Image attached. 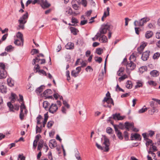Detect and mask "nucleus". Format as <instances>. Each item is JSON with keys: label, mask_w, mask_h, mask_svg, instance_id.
Segmentation results:
<instances>
[{"label": "nucleus", "mask_w": 160, "mask_h": 160, "mask_svg": "<svg viewBox=\"0 0 160 160\" xmlns=\"http://www.w3.org/2000/svg\"><path fill=\"white\" fill-rule=\"evenodd\" d=\"M102 137L101 138L102 145L105 146L104 148L100 145L96 143V146L97 148L101 150H104L107 152L109 150V146L110 145L109 140L105 136L102 135Z\"/></svg>", "instance_id": "2"}, {"label": "nucleus", "mask_w": 160, "mask_h": 160, "mask_svg": "<svg viewBox=\"0 0 160 160\" xmlns=\"http://www.w3.org/2000/svg\"><path fill=\"white\" fill-rule=\"evenodd\" d=\"M58 107L56 104L52 103L50 106L48 110L49 112L52 113H54L57 111Z\"/></svg>", "instance_id": "7"}, {"label": "nucleus", "mask_w": 160, "mask_h": 160, "mask_svg": "<svg viewBox=\"0 0 160 160\" xmlns=\"http://www.w3.org/2000/svg\"><path fill=\"white\" fill-rule=\"evenodd\" d=\"M146 145L147 146V147H148V146L150 144H152V141L149 139H147L146 140Z\"/></svg>", "instance_id": "48"}, {"label": "nucleus", "mask_w": 160, "mask_h": 160, "mask_svg": "<svg viewBox=\"0 0 160 160\" xmlns=\"http://www.w3.org/2000/svg\"><path fill=\"white\" fill-rule=\"evenodd\" d=\"M110 25L109 24H106L102 25L100 30V32H98L95 36V37L92 38V39L93 41L97 40L98 38L101 36V34H104L106 33L107 31H108V37L110 38Z\"/></svg>", "instance_id": "1"}, {"label": "nucleus", "mask_w": 160, "mask_h": 160, "mask_svg": "<svg viewBox=\"0 0 160 160\" xmlns=\"http://www.w3.org/2000/svg\"><path fill=\"white\" fill-rule=\"evenodd\" d=\"M54 122L52 121H50L48 122L47 124V127L48 128H50L52 126Z\"/></svg>", "instance_id": "52"}, {"label": "nucleus", "mask_w": 160, "mask_h": 160, "mask_svg": "<svg viewBox=\"0 0 160 160\" xmlns=\"http://www.w3.org/2000/svg\"><path fill=\"white\" fill-rule=\"evenodd\" d=\"M16 95L15 94L12 93L11 94V100L12 102H14L15 99Z\"/></svg>", "instance_id": "63"}, {"label": "nucleus", "mask_w": 160, "mask_h": 160, "mask_svg": "<svg viewBox=\"0 0 160 160\" xmlns=\"http://www.w3.org/2000/svg\"><path fill=\"white\" fill-rule=\"evenodd\" d=\"M44 119L43 121V122H47V120L48 118V112H47L45 113L44 115Z\"/></svg>", "instance_id": "56"}, {"label": "nucleus", "mask_w": 160, "mask_h": 160, "mask_svg": "<svg viewBox=\"0 0 160 160\" xmlns=\"http://www.w3.org/2000/svg\"><path fill=\"white\" fill-rule=\"evenodd\" d=\"M72 6L74 9L76 10H78L79 8V6L77 4L72 5Z\"/></svg>", "instance_id": "60"}, {"label": "nucleus", "mask_w": 160, "mask_h": 160, "mask_svg": "<svg viewBox=\"0 0 160 160\" xmlns=\"http://www.w3.org/2000/svg\"><path fill=\"white\" fill-rule=\"evenodd\" d=\"M71 20L72 22L74 24L77 23L78 22V20L74 17L72 18Z\"/></svg>", "instance_id": "58"}, {"label": "nucleus", "mask_w": 160, "mask_h": 160, "mask_svg": "<svg viewBox=\"0 0 160 160\" xmlns=\"http://www.w3.org/2000/svg\"><path fill=\"white\" fill-rule=\"evenodd\" d=\"M79 4H81L84 7L87 6V2L86 0H79Z\"/></svg>", "instance_id": "36"}, {"label": "nucleus", "mask_w": 160, "mask_h": 160, "mask_svg": "<svg viewBox=\"0 0 160 160\" xmlns=\"http://www.w3.org/2000/svg\"><path fill=\"white\" fill-rule=\"evenodd\" d=\"M13 47L12 45H9L5 48V50L8 52H11L13 50Z\"/></svg>", "instance_id": "43"}, {"label": "nucleus", "mask_w": 160, "mask_h": 160, "mask_svg": "<svg viewBox=\"0 0 160 160\" xmlns=\"http://www.w3.org/2000/svg\"><path fill=\"white\" fill-rule=\"evenodd\" d=\"M40 68V66L38 64H37L35 65V66H34V71L35 72L37 73L38 72H39V70H40L39 69Z\"/></svg>", "instance_id": "42"}, {"label": "nucleus", "mask_w": 160, "mask_h": 160, "mask_svg": "<svg viewBox=\"0 0 160 160\" xmlns=\"http://www.w3.org/2000/svg\"><path fill=\"white\" fill-rule=\"evenodd\" d=\"M103 106L105 107H109L110 105V93L108 91L106 97L102 101Z\"/></svg>", "instance_id": "5"}, {"label": "nucleus", "mask_w": 160, "mask_h": 160, "mask_svg": "<svg viewBox=\"0 0 160 160\" xmlns=\"http://www.w3.org/2000/svg\"><path fill=\"white\" fill-rule=\"evenodd\" d=\"M36 133H40L41 132L42 130L41 128L38 127V126H36Z\"/></svg>", "instance_id": "61"}, {"label": "nucleus", "mask_w": 160, "mask_h": 160, "mask_svg": "<svg viewBox=\"0 0 160 160\" xmlns=\"http://www.w3.org/2000/svg\"><path fill=\"white\" fill-rule=\"evenodd\" d=\"M7 72L5 70L0 69V79H2L6 78Z\"/></svg>", "instance_id": "16"}, {"label": "nucleus", "mask_w": 160, "mask_h": 160, "mask_svg": "<svg viewBox=\"0 0 160 160\" xmlns=\"http://www.w3.org/2000/svg\"><path fill=\"white\" fill-rule=\"evenodd\" d=\"M148 83L150 85H152L153 86H156L157 85V83L154 81L152 80H150L148 81Z\"/></svg>", "instance_id": "49"}, {"label": "nucleus", "mask_w": 160, "mask_h": 160, "mask_svg": "<svg viewBox=\"0 0 160 160\" xmlns=\"http://www.w3.org/2000/svg\"><path fill=\"white\" fill-rule=\"evenodd\" d=\"M95 60L96 62L100 63L102 60V58L100 57H95Z\"/></svg>", "instance_id": "44"}, {"label": "nucleus", "mask_w": 160, "mask_h": 160, "mask_svg": "<svg viewBox=\"0 0 160 160\" xmlns=\"http://www.w3.org/2000/svg\"><path fill=\"white\" fill-rule=\"evenodd\" d=\"M7 82L8 85L10 87H12L14 86V82L10 78L7 79Z\"/></svg>", "instance_id": "29"}, {"label": "nucleus", "mask_w": 160, "mask_h": 160, "mask_svg": "<svg viewBox=\"0 0 160 160\" xmlns=\"http://www.w3.org/2000/svg\"><path fill=\"white\" fill-rule=\"evenodd\" d=\"M153 35V32L150 31L146 32L145 34V36L146 38L148 39L151 38Z\"/></svg>", "instance_id": "23"}, {"label": "nucleus", "mask_w": 160, "mask_h": 160, "mask_svg": "<svg viewBox=\"0 0 160 160\" xmlns=\"http://www.w3.org/2000/svg\"><path fill=\"white\" fill-rule=\"evenodd\" d=\"M0 69L5 70V65L3 63H0Z\"/></svg>", "instance_id": "62"}, {"label": "nucleus", "mask_w": 160, "mask_h": 160, "mask_svg": "<svg viewBox=\"0 0 160 160\" xmlns=\"http://www.w3.org/2000/svg\"><path fill=\"white\" fill-rule=\"evenodd\" d=\"M65 48L67 49H72L74 48V44L71 42H68L66 45Z\"/></svg>", "instance_id": "22"}, {"label": "nucleus", "mask_w": 160, "mask_h": 160, "mask_svg": "<svg viewBox=\"0 0 160 160\" xmlns=\"http://www.w3.org/2000/svg\"><path fill=\"white\" fill-rule=\"evenodd\" d=\"M43 141L42 140H41L39 142L38 145V149L39 150H41V149L42 148L43 146Z\"/></svg>", "instance_id": "35"}, {"label": "nucleus", "mask_w": 160, "mask_h": 160, "mask_svg": "<svg viewBox=\"0 0 160 160\" xmlns=\"http://www.w3.org/2000/svg\"><path fill=\"white\" fill-rule=\"evenodd\" d=\"M160 56L159 53L157 52L155 53L153 56V58L154 59H156L158 58Z\"/></svg>", "instance_id": "51"}, {"label": "nucleus", "mask_w": 160, "mask_h": 160, "mask_svg": "<svg viewBox=\"0 0 160 160\" xmlns=\"http://www.w3.org/2000/svg\"><path fill=\"white\" fill-rule=\"evenodd\" d=\"M102 49L100 48L96 49V52L98 55H100L102 53Z\"/></svg>", "instance_id": "47"}, {"label": "nucleus", "mask_w": 160, "mask_h": 160, "mask_svg": "<svg viewBox=\"0 0 160 160\" xmlns=\"http://www.w3.org/2000/svg\"><path fill=\"white\" fill-rule=\"evenodd\" d=\"M131 138L132 140L137 139L139 140H140L141 138V136L138 133H135L134 134H132Z\"/></svg>", "instance_id": "12"}, {"label": "nucleus", "mask_w": 160, "mask_h": 160, "mask_svg": "<svg viewBox=\"0 0 160 160\" xmlns=\"http://www.w3.org/2000/svg\"><path fill=\"white\" fill-rule=\"evenodd\" d=\"M112 116L113 119L117 120H121L125 118L124 116H121L120 113H115Z\"/></svg>", "instance_id": "10"}, {"label": "nucleus", "mask_w": 160, "mask_h": 160, "mask_svg": "<svg viewBox=\"0 0 160 160\" xmlns=\"http://www.w3.org/2000/svg\"><path fill=\"white\" fill-rule=\"evenodd\" d=\"M39 4L41 5L43 8H48L50 6V4L48 2L47 0L44 1L43 0H41Z\"/></svg>", "instance_id": "9"}, {"label": "nucleus", "mask_w": 160, "mask_h": 160, "mask_svg": "<svg viewBox=\"0 0 160 160\" xmlns=\"http://www.w3.org/2000/svg\"><path fill=\"white\" fill-rule=\"evenodd\" d=\"M148 108H144L143 107L139 110L138 112L139 113H143L147 111Z\"/></svg>", "instance_id": "46"}, {"label": "nucleus", "mask_w": 160, "mask_h": 160, "mask_svg": "<svg viewBox=\"0 0 160 160\" xmlns=\"http://www.w3.org/2000/svg\"><path fill=\"white\" fill-rule=\"evenodd\" d=\"M51 91L50 89H47L45 90L43 92V96L46 97L48 96V94H50Z\"/></svg>", "instance_id": "37"}, {"label": "nucleus", "mask_w": 160, "mask_h": 160, "mask_svg": "<svg viewBox=\"0 0 160 160\" xmlns=\"http://www.w3.org/2000/svg\"><path fill=\"white\" fill-rule=\"evenodd\" d=\"M107 37L104 35L102 36L99 38V41L102 42H107Z\"/></svg>", "instance_id": "34"}, {"label": "nucleus", "mask_w": 160, "mask_h": 160, "mask_svg": "<svg viewBox=\"0 0 160 160\" xmlns=\"http://www.w3.org/2000/svg\"><path fill=\"white\" fill-rule=\"evenodd\" d=\"M70 30L71 32L74 35H77L78 32V30L74 27H71L70 28Z\"/></svg>", "instance_id": "27"}, {"label": "nucleus", "mask_w": 160, "mask_h": 160, "mask_svg": "<svg viewBox=\"0 0 160 160\" xmlns=\"http://www.w3.org/2000/svg\"><path fill=\"white\" fill-rule=\"evenodd\" d=\"M136 56L137 54L136 53H132L129 58L130 61H135L136 60Z\"/></svg>", "instance_id": "26"}, {"label": "nucleus", "mask_w": 160, "mask_h": 160, "mask_svg": "<svg viewBox=\"0 0 160 160\" xmlns=\"http://www.w3.org/2000/svg\"><path fill=\"white\" fill-rule=\"evenodd\" d=\"M72 10L71 8L69 6L67 7L65 9V14L68 16L72 15Z\"/></svg>", "instance_id": "14"}, {"label": "nucleus", "mask_w": 160, "mask_h": 160, "mask_svg": "<svg viewBox=\"0 0 160 160\" xmlns=\"http://www.w3.org/2000/svg\"><path fill=\"white\" fill-rule=\"evenodd\" d=\"M126 66L127 68L130 70L134 69L136 67L135 64L132 61H130V62H127Z\"/></svg>", "instance_id": "8"}, {"label": "nucleus", "mask_w": 160, "mask_h": 160, "mask_svg": "<svg viewBox=\"0 0 160 160\" xmlns=\"http://www.w3.org/2000/svg\"><path fill=\"white\" fill-rule=\"evenodd\" d=\"M150 105L151 107L158 106V104L153 101H151L150 102Z\"/></svg>", "instance_id": "55"}, {"label": "nucleus", "mask_w": 160, "mask_h": 160, "mask_svg": "<svg viewBox=\"0 0 160 160\" xmlns=\"http://www.w3.org/2000/svg\"><path fill=\"white\" fill-rule=\"evenodd\" d=\"M125 69L124 68L121 67L119 68L117 72V74L118 76H121L123 74V72H124Z\"/></svg>", "instance_id": "21"}, {"label": "nucleus", "mask_w": 160, "mask_h": 160, "mask_svg": "<svg viewBox=\"0 0 160 160\" xmlns=\"http://www.w3.org/2000/svg\"><path fill=\"white\" fill-rule=\"evenodd\" d=\"M14 39V43L16 45L18 46H22L23 45L24 39H23V41H22L20 39H15V37Z\"/></svg>", "instance_id": "13"}, {"label": "nucleus", "mask_w": 160, "mask_h": 160, "mask_svg": "<svg viewBox=\"0 0 160 160\" xmlns=\"http://www.w3.org/2000/svg\"><path fill=\"white\" fill-rule=\"evenodd\" d=\"M87 72H91L93 70L92 69L90 66H88L85 69Z\"/></svg>", "instance_id": "59"}, {"label": "nucleus", "mask_w": 160, "mask_h": 160, "mask_svg": "<svg viewBox=\"0 0 160 160\" xmlns=\"http://www.w3.org/2000/svg\"><path fill=\"white\" fill-rule=\"evenodd\" d=\"M40 60L39 59V56H38L35 58L33 59L32 62V64L35 65L36 62L39 63Z\"/></svg>", "instance_id": "32"}, {"label": "nucleus", "mask_w": 160, "mask_h": 160, "mask_svg": "<svg viewBox=\"0 0 160 160\" xmlns=\"http://www.w3.org/2000/svg\"><path fill=\"white\" fill-rule=\"evenodd\" d=\"M132 82L130 81H128L126 83V86L128 89H131L132 87Z\"/></svg>", "instance_id": "33"}, {"label": "nucleus", "mask_w": 160, "mask_h": 160, "mask_svg": "<svg viewBox=\"0 0 160 160\" xmlns=\"http://www.w3.org/2000/svg\"><path fill=\"white\" fill-rule=\"evenodd\" d=\"M42 117L41 115H39L37 118V124L38 125L40 124H41V122H40V121L42 119Z\"/></svg>", "instance_id": "45"}, {"label": "nucleus", "mask_w": 160, "mask_h": 160, "mask_svg": "<svg viewBox=\"0 0 160 160\" xmlns=\"http://www.w3.org/2000/svg\"><path fill=\"white\" fill-rule=\"evenodd\" d=\"M150 19L149 18L144 17L139 21L135 20L134 22V25L135 27L142 26L144 25V23H146Z\"/></svg>", "instance_id": "4"}, {"label": "nucleus", "mask_w": 160, "mask_h": 160, "mask_svg": "<svg viewBox=\"0 0 160 160\" xmlns=\"http://www.w3.org/2000/svg\"><path fill=\"white\" fill-rule=\"evenodd\" d=\"M152 147H150L149 150H152L153 152H156L158 151L157 147L153 145L152 144Z\"/></svg>", "instance_id": "50"}, {"label": "nucleus", "mask_w": 160, "mask_h": 160, "mask_svg": "<svg viewBox=\"0 0 160 160\" xmlns=\"http://www.w3.org/2000/svg\"><path fill=\"white\" fill-rule=\"evenodd\" d=\"M143 85V82L141 81H138L137 82V85L135 86V88L142 87Z\"/></svg>", "instance_id": "38"}, {"label": "nucleus", "mask_w": 160, "mask_h": 160, "mask_svg": "<svg viewBox=\"0 0 160 160\" xmlns=\"http://www.w3.org/2000/svg\"><path fill=\"white\" fill-rule=\"evenodd\" d=\"M23 34L20 32H18L17 33L16 35V37L17 39H20L23 41Z\"/></svg>", "instance_id": "31"}, {"label": "nucleus", "mask_w": 160, "mask_h": 160, "mask_svg": "<svg viewBox=\"0 0 160 160\" xmlns=\"http://www.w3.org/2000/svg\"><path fill=\"white\" fill-rule=\"evenodd\" d=\"M28 17V14L27 12L21 17L18 20L19 25L18 28L19 29H24V25L27 22V19Z\"/></svg>", "instance_id": "3"}, {"label": "nucleus", "mask_w": 160, "mask_h": 160, "mask_svg": "<svg viewBox=\"0 0 160 160\" xmlns=\"http://www.w3.org/2000/svg\"><path fill=\"white\" fill-rule=\"evenodd\" d=\"M125 127L128 131H129L130 129L131 128L134 132H137L138 131L137 128L134 127V123L133 122H126L125 123Z\"/></svg>", "instance_id": "6"}, {"label": "nucleus", "mask_w": 160, "mask_h": 160, "mask_svg": "<svg viewBox=\"0 0 160 160\" xmlns=\"http://www.w3.org/2000/svg\"><path fill=\"white\" fill-rule=\"evenodd\" d=\"M38 73L40 75L42 74L45 76H47L46 72L43 70H39Z\"/></svg>", "instance_id": "54"}, {"label": "nucleus", "mask_w": 160, "mask_h": 160, "mask_svg": "<svg viewBox=\"0 0 160 160\" xmlns=\"http://www.w3.org/2000/svg\"><path fill=\"white\" fill-rule=\"evenodd\" d=\"M116 90V91H118V92L122 91L123 92H124V90L123 89H122V88H121L119 87V86L118 84H117V85Z\"/></svg>", "instance_id": "53"}, {"label": "nucleus", "mask_w": 160, "mask_h": 160, "mask_svg": "<svg viewBox=\"0 0 160 160\" xmlns=\"http://www.w3.org/2000/svg\"><path fill=\"white\" fill-rule=\"evenodd\" d=\"M147 44L145 43H143L137 49V50L139 53L141 54L144 48L146 46Z\"/></svg>", "instance_id": "19"}, {"label": "nucleus", "mask_w": 160, "mask_h": 160, "mask_svg": "<svg viewBox=\"0 0 160 160\" xmlns=\"http://www.w3.org/2000/svg\"><path fill=\"white\" fill-rule=\"evenodd\" d=\"M116 133L119 139H122L123 138L122 134L121 132L119 131V132H118Z\"/></svg>", "instance_id": "57"}, {"label": "nucleus", "mask_w": 160, "mask_h": 160, "mask_svg": "<svg viewBox=\"0 0 160 160\" xmlns=\"http://www.w3.org/2000/svg\"><path fill=\"white\" fill-rule=\"evenodd\" d=\"M70 72L69 71H67L66 72V76L67 77V80L69 81L70 79V77L69 75Z\"/></svg>", "instance_id": "64"}, {"label": "nucleus", "mask_w": 160, "mask_h": 160, "mask_svg": "<svg viewBox=\"0 0 160 160\" xmlns=\"http://www.w3.org/2000/svg\"><path fill=\"white\" fill-rule=\"evenodd\" d=\"M7 88L3 85H0V92L2 93H6L7 92Z\"/></svg>", "instance_id": "28"}, {"label": "nucleus", "mask_w": 160, "mask_h": 160, "mask_svg": "<svg viewBox=\"0 0 160 160\" xmlns=\"http://www.w3.org/2000/svg\"><path fill=\"white\" fill-rule=\"evenodd\" d=\"M24 110V112H26V107L23 102H22L20 106V112H23Z\"/></svg>", "instance_id": "40"}, {"label": "nucleus", "mask_w": 160, "mask_h": 160, "mask_svg": "<svg viewBox=\"0 0 160 160\" xmlns=\"http://www.w3.org/2000/svg\"><path fill=\"white\" fill-rule=\"evenodd\" d=\"M150 74L152 77H155L159 75V72L156 70H153L150 72Z\"/></svg>", "instance_id": "20"}, {"label": "nucleus", "mask_w": 160, "mask_h": 160, "mask_svg": "<svg viewBox=\"0 0 160 160\" xmlns=\"http://www.w3.org/2000/svg\"><path fill=\"white\" fill-rule=\"evenodd\" d=\"M149 51H146L142 53V58L143 61H145L148 59L149 56Z\"/></svg>", "instance_id": "15"}, {"label": "nucleus", "mask_w": 160, "mask_h": 160, "mask_svg": "<svg viewBox=\"0 0 160 160\" xmlns=\"http://www.w3.org/2000/svg\"><path fill=\"white\" fill-rule=\"evenodd\" d=\"M157 106H154L151 107L152 108V109L151 110H149L148 111L149 112V113L151 115L153 114L155 112H158V110L157 108Z\"/></svg>", "instance_id": "25"}, {"label": "nucleus", "mask_w": 160, "mask_h": 160, "mask_svg": "<svg viewBox=\"0 0 160 160\" xmlns=\"http://www.w3.org/2000/svg\"><path fill=\"white\" fill-rule=\"evenodd\" d=\"M57 146V142L54 139L51 140L49 143V146L51 148H53Z\"/></svg>", "instance_id": "18"}, {"label": "nucleus", "mask_w": 160, "mask_h": 160, "mask_svg": "<svg viewBox=\"0 0 160 160\" xmlns=\"http://www.w3.org/2000/svg\"><path fill=\"white\" fill-rule=\"evenodd\" d=\"M128 78V76L126 74H124L121 76V77L118 78V81L120 82L121 81L124 80L125 79Z\"/></svg>", "instance_id": "39"}, {"label": "nucleus", "mask_w": 160, "mask_h": 160, "mask_svg": "<svg viewBox=\"0 0 160 160\" xmlns=\"http://www.w3.org/2000/svg\"><path fill=\"white\" fill-rule=\"evenodd\" d=\"M7 105L9 108L10 111H13V109H14V106L11 104V102H8L7 103Z\"/></svg>", "instance_id": "41"}, {"label": "nucleus", "mask_w": 160, "mask_h": 160, "mask_svg": "<svg viewBox=\"0 0 160 160\" xmlns=\"http://www.w3.org/2000/svg\"><path fill=\"white\" fill-rule=\"evenodd\" d=\"M50 106V104L48 101H45L43 102V106L46 110H48Z\"/></svg>", "instance_id": "24"}, {"label": "nucleus", "mask_w": 160, "mask_h": 160, "mask_svg": "<svg viewBox=\"0 0 160 160\" xmlns=\"http://www.w3.org/2000/svg\"><path fill=\"white\" fill-rule=\"evenodd\" d=\"M109 7H107L106 10H104L103 15L102 18V21H104V18L109 15Z\"/></svg>", "instance_id": "17"}, {"label": "nucleus", "mask_w": 160, "mask_h": 160, "mask_svg": "<svg viewBox=\"0 0 160 160\" xmlns=\"http://www.w3.org/2000/svg\"><path fill=\"white\" fill-rule=\"evenodd\" d=\"M81 67H78L76 68V69L73 70L71 72V75L75 77H77L81 71Z\"/></svg>", "instance_id": "11"}, {"label": "nucleus", "mask_w": 160, "mask_h": 160, "mask_svg": "<svg viewBox=\"0 0 160 160\" xmlns=\"http://www.w3.org/2000/svg\"><path fill=\"white\" fill-rule=\"evenodd\" d=\"M44 87V86H41L40 87L38 88L35 91L36 93L38 94H39L42 91Z\"/></svg>", "instance_id": "30"}]
</instances>
